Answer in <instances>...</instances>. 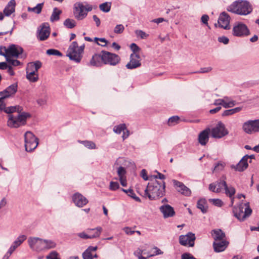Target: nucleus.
Masks as SVG:
<instances>
[{"label": "nucleus", "instance_id": "9", "mask_svg": "<svg viewBox=\"0 0 259 259\" xmlns=\"http://www.w3.org/2000/svg\"><path fill=\"white\" fill-rule=\"evenodd\" d=\"M26 151L31 152L35 149L38 144V139L30 132H27L24 135Z\"/></svg>", "mask_w": 259, "mask_h": 259}, {"label": "nucleus", "instance_id": "3", "mask_svg": "<svg viewBox=\"0 0 259 259\" xmlns=\"http://www.w3.org/2000/svg\"><path fill=\"white\" fill-rule=\"evenodd\" d=\"M227 10L239 15H246L252 12V9L248 2L241 1L233 3L228 7Z\"/></svg>", "mask_w": 259, "mask_h": 259}, {"label": "nucleus", "instance_id": "40", "mask_svg": "<svg viewBox=\"0 0 259 259\" xmlns=\"http://www.w3.org/2000/svg\"><path fill=\"white\" fill-rule=\"evenodd\" d=\"M22 109L19 106H10L8 107H5V108L4 109V111L9 114L12 113L15 111H21Z\"/></svg>", "mask_w": 259, "mask_h": 259}, {"label": "nucleus", "instance_id": "22", "mask_svg": "<svg viewBox=\"0 0 259 259\" xmlns=\"http://www.w3.org/2000/svg\"><path fill=\"white\" fill-rule=\"evenodd\" d=\"M17 84L13 83L8 88H7L4 91L0 92V96H3L6 99L10 97V96L14 95L17 91Z\"/></svg>", "mask_w": 259, "mask_h": 259}, {"label": "nucleus", "instance_id": "25", "mask_svg": "<svg viewBox=\"0 0 259 259\" xmlns=\"http://www.w3.org/2000/svg\"><path fill=\"white\" fill-rule=\"evenodd\" d=\"M211 235L214 241L225 239L226 235L224 232L221 229H217L212 230L211 231Z\"/></svg>", "mask_w": 259, "mask_h": 259}, {"label": "nucleus", "instance_id": "58", "mask_svg": "<svg viewBox=\"0 0 259 259\" xmlns=\"http://www.w3.org/2000/svg\"><path fill=\"white\" fill-rule=\"evenodd\" d=\"M222 180H220V181H218L217 182V184L216 185H217V188H221V191L224 188V185H223V183L224 182H226L225 180L226 179V177L225 176H223L222 177Z\"/></svg>", "mask_w": 259, "mask_h": 259}, {"label": "nucleus", "instance_id": "54", "mask_svg": "<svg viewBox=\"0 0 259 259\" xmlns=\"http://www.w3.org/2000/svg\"><path fill=\"white\" fill-rule=\"evenodd\" d=\"M209 190L215 193H220L221 192V188H217V185L213 183H211L209 185Z\"/></svg>", "mask_w": 259, "mask_h": 259}, {"label": "nucleus", "instance_id": "11", "mask_svg": "<svg viewBox=\"0 0 259 259\" xmlns=\"http://www.w3.org/2000/svg\"><path fill=\"white\" fill-rule=\"evenodd\" d=\"M232 34L238 37L247 36L249 34V30L247 26L242 23L235 24L233 28Z\"/></svg>", "mask_w": 259, "mask_h": 259}, {"label": "nucleus", "instance_id": "19", "mask_svg": "<svg viewBox=\"0 0 259 259\" xmlns=\"http://www.w3.org/2000/svg\"><path fill=\"white\" fill-rule=\"evenodd\" d=\"M72 200L76 206L82 207L89 202L88 200L80 193L77 192L72 196Z\"/></svg>", "mask_w": 259, "mask_h": 259}, {"label": "nucleus", "instance_id": "20", "mask_svg": "<svg viewBox=\"0 0 259 259\" xmlns=\"http://www.w3.org/2000/svg\"><path fill=\"white\" fill-rule=\"evenodd\" d=\"M159 210L164 218L172 217L175 215L174 208L169 204H163L159 207Z\"/></svg>", "mask_w": 259, "mask_h": 259}, {"label": "nucleus", "instance_id": "45", "mask_svg": "<svg viewBox=\"0 0 259 259\" xmlns=\"http://www.w3.org/2000/svg\"><path fill=\"white\" fill-rule=\"evenodd\" d=\"M117 174L118 175L119 179H121V178L126 177V170L125 168L122 166L119 167L117 170Z\"/></svg>", "mask_w": 259, "mask_h": 259}, {"label": "nucleus", "instance_id": "63", "mask_svg": "<svg viewBox=\"0 0 259 259\" xmlns=\"http://www.w3.org/2000/svg\"><path fill=\"white\" fill-rule=\"evenodd\" d=\"M182 259H196L189 253H185L182 255Z\"/></svg>", "mask_w": 259, "mask_h": 259}, {"label": "nucleus", "instance_id": "56", "mask_svg": "<svg viewBox=\"0 0 259 259\" xmlns=\"http://www.w3.org/2000/svg\"><path fill=\"white\" fill-rule=\"evenodd\" d=\"M47 101V97L45 96L44 97L39 98L37 100V103L40 106H43L46 104Z\"/></svg>", "mask_w": 259, "mask_h": 259}, {"label": "nucleus", "instance_id": "26", "mask_svg": "<svg viewBox=\"0 0 259 259\" xmlns=\"http://www.w3.org/2000/svg\"><path fill=\"white\" fill-rule=\"evenodd\" d=\"M16 3L15 0H11L4 10V14L10 16L15 11Z\"/></svg>", "mask_w": 259, "mask_h": 259}, {"label": "nucleus", "instance_id": "5", "mask_svg": "<svg viewBox=\"0 0 259 259\" xmlns=\"http://www.w3.org/2000/svg\"><path fill=\"white\" fill-rule=\"evenodd\" d=\"M92 6L88 4L84 5L82 3L77 2L73 6V14L75 18L77 20H82L84 19L89 12L92 10Z\"/></svg>", "mask_w": 259, "mask_h": 259}, {"label": "nucleus", "instance_id": "27", "mask_svg": "<svg viewBox=\"0 0 259 259\" xmlns=\"http://www.w3.org/2000/svg\"><path fill=\"white\" fill-rule=\"evenodd\" d=\"M247 155L243 156L238 163L234 166V168L236 170L242 171L247 168L248 166L247 163Z\"/></svg>", "mask_w": 259, "mask_h": 259}, {"label": "nucleus", "instance_id": "24", "mask_svg": "<svg viewBox=\"0 0 259 259\" xmlns=\"http://www.w3.org/2000/svg\"><path fill=\"white\" fill-rule=\"evenodd\" d=\"M41 65V63L39 61L28 63L26 69V73L30 72V74H32V72H37Z\"/></svg>", "mask_w": 259, "mask_h": 259}, {"label": "nucleus", "instance_id": "41", "mask_svg": "<svg viewBox=\"0 0 259 259\" xmlns=\"http://www.w3.org/2000/svg\"><path fill=\"white\" fill-rule=\"evenodd\" d=\"M64 25L68 28H72L76 25L75 21L71 19H67L64 22Z\"/></svg>", "mask_w": 259, "mask_h": 259}, {"label": "nucleus", "instance_id": "39", "mask_svg": "<svg viewBox=\"0 0 259 259\" xmlns=\"http://www.w3.org/2000/svg\"><path fill=\"white\" fill-rule=\"evenodd\" d=\"M37 72H32L30 74V72L26 73L27 78L31 82H36L38 79V76Z\"/></svg>", "mask_w": 259, "mask_h": 259}, {"label": "nucleus", "instance_id": "47", "mask_svg": "<svg viewBox=\"0 0 259 259\" xmlns=\"http://www.w3.org/2000/svg\"><path fill=\"white\" fill-rule=\"evenodd\" d=\"M180 119V118L178 116H174L169 118L168 121V124L169 125H174L175 123H178Z\"/></svg>", "mask_w": 259, "mask_h": 259}, {"label": "nucleus", "instance_id": "55", "mask_svg": "<svg viewBox=\"0 0 259 259\" xmlns=\"http://www.w3.org/2000/svg\"><path fill=\"white\" fill-rule=\"evenodd\" d=\"M209 201L214 205L219 207L222 206L223 204L222 201L219 199H211Z\"/></svg>", "mask_w": 259, "mask_h": 259}, {"label": "nucleus", "instance_id": "44", "mask_svg": "<svg viewBox=\"0 0 259 259\" xmlns=\"http://www.w3.org/2000/svg\"><path fill=\"white\" fill-rule=\"evenodd\" d=\"M26 238L27 237L26 235H22L19 236L14 242L18 247L26 239Z\"/></svg>", "mask_w": 259, "mask_h": 259}, {"label": "nucleus", "instance_id": "49", "mask_svg": "<svg viewBox=\"0 0 259 259\" xmlns=\"http://www.w3.org/2000/svg\"><path fill=\"white\" fill-rule=\"evenodd\" d=\"M128 196H130L137 202H141V199L140 198L136 195L135 193L132 189L128 190Z\"/></svg>", "mask_w": 259, "mask_h": 259}, {"label": "nucleus", "instance_id": "4", "mask_svg": "<svg viewBox=\"0 0 259 259\" xmlns=\"http://www.w3.org/2000/svg\"><path fill=\"white\" fill-rule=\"evenodd\" d=\"M84 49V45L78 47L76 41H73L69 47L66 56L70 60L76 63H79L82 57Z\"/></svg>", "mask_w": 259, "mask_h": 259}, {"label": "nucleus", "instance_id": "16", "mask_svg": "<svg viewBox=\"0 0 259 259\" xmlns=\"http://www.w3.org/2000/svg\"><path fill=\"white\" fill-rule=\"evenodd\" d=\"M50 27L47 24H42L40 26V29L37 30V38L40 41L46 40L50 34Z\"/></svg>", "mask_w": 259, "mask_h": 259}, {"label": "nucleus", "instance_id": "13", "mask_svg": "<svg viewBox=\"0 0 259 259\" xmlns=\"http://www.w3.org/2000/svg\"><path fill=\"white\" fill-rule=\"evenodd\" d=\"M28 243L33 250L38 252L43 250L42 239L38 237H29Z\"/></svg>", "mask_w": 259, "mask_h": 259}, {"label": "nucleus", "instance_id": "35", "mask_svg": "<svg viewBox=\"0 0 259 259\" xmlns=\"http://www.w3.org/2000/svg\"><path fill=\"white\" fill-rule=\"evenodd\" d=\"M44 5V3L38 4L35 7H28L27 10L28 12H33L36 14H39L41 12Z\"/></svg>", "mask_w": 259, "mask_h": 259}, {"label": "nucleus", "instance_id": "17", "mask_svg": "<svg viewBox=\"0 0 259 259\" xmlns=\"http://www.w3.org/2000/svg\"><path fill=\"white\" fill-rule=\"evenodd\" d=\"M172 182L177 190L181 194L186 196H190L191 195V191L190 189L183 183L176 180H172Z\"/></svg>", "mask_w": 259, "mask_h": 259}, {"label": "nucleus", "instance_id": "52", "mask_svg": "<svg viewBox=\"0 0 259 259\" xmlns=\"http://www.w3.org/2000/svg\"><path fill=\"white\" fill-rule=\"evenodd\" d=\"M6 60L8 63L14 66H19L21 64L19 61L17 60L13 59L12 58H7Z\"/></svg>", "mask_w": 259, "mask_h": 259}, {"label": "nucleus", "instance_id": "8", "mask_svg": "<svg viewBox=\"0 0 259 259\" xmlns=\"http://www.w3.org/2000/svg\"><path fill=\"white\" fill-rule=\"evenodd\" d=\"M29 116V115L26 113L20 114L17 117L9 114L7 124L11 128H17L25 124L26 118Z\"/></svg>", "mask_w": 259, "mask_h": 259}, {"label": "nucleus", "instance_id": "21", "mask_svg": "<svg viewBox=\"0 0 259 259\" xmlns=\"http://www.w3.org/2000/svg\"><path fill=\"white\" fill-rule=\"evenodd\" d=\"M229 242L225 239L214 241L213 247L216 252H220L224 251L229 245Z\"/></svg>", "mask_w": 259, "mask_h": 259}, {"label": "nucleus", "instance_id": "30", "mask_svg": "<svg viewBox=\"0 0 259 259\" xmlns=\"http://www.w3.org/2000/svg\"><path fill=\"white\" fill-rule=\"evenodd\" d=\"M224 188L225 190V194L230 198H232L235 193V189L233 187H228L226 182L223 183Z\"/></svg>", "mask_w": 259, "mask_h": 259}, {"label": "nucleus", "instance_id": "1", "mask_svg": "<svg viewBox=\"0 0 259 259\" xmlns=\"http://www.w3.org/2000/svg\"><path fill=\"white\" fill-rule=\"evenodd\" d=\"M120 57L113 53L102 51L100 54H96L93 56L90 62V65L93 66L100 67L103 64H109L115 66L119 63Z\"/></svg>", "mask_w": 259, "mask_h": 259}, {"label": "nucleus", "instance_id": "51", "mask_svg": "<svg viewBox=\"0 0 259 259\" xmlns=\"http://www.w3.org/2000/svg\"><path fill=\"white\" fill-rule=\"evenodd\" d=\"M90 249H87L83 253L82 257L83 259H93V255L92 254Z\"/></svg>", "mask_w": 259, "mask_h": 259}, {"label": "nucleus", "instance_id": "33", "mask_svg": "<svg viewBox=\"0 0 259 259\" xmlns=\"http://www.w3.org/2000/svg\"><path fill=\"white\" fill-rule=\"evenodd\" d=\"M197 206L203 213H205L207 211V205L205 199H201L199 200L197 202Z\"/></svg>", "mask_w": 259, "mask_h": 259}, {"label": "nucleus", "instance_id": "6", "mask_svg": "<svg viewBox=\"0 0 259 259\" xmlns=\"http://www.w3.org/2000/svg\"><path fill=\"white\" fill-rule=\"evenodd\" d=\"M23 51L21 47L14 44L10 45L8 48L0 46V55L4 56L6 59L12 57L18 58Z\"/></svg>", "mask_w": 259, "mask_h": 259}, {"label": "nucleus", "instance_id": "64", "mask_svg": "<svg viewBox=\"0 0 259 259\" xmlns=\"http://www.w3.org/2000/svg\"><path fill=\"white\" fill-rule=\"evenodd\" d=\"M209 19V17L207 15H203L201 18V22L204 24L208 26V21Z\"/></svg>", "mask_w": 259, "mask_h": 259}, {"label": "nucleus", "instance_id": "50", "mask_svg": "<svg viewBox=\"0 0 259 259\" xmlns=\"http://www.w3.org/2000/svg\"><path fill=\"white\" fill-rule=\"evenodd\" d=\"M119 185L118 182L111 181L110 183L109 189L111 191H115L119 189Z\"/></svg>", "mask_w": 259, "mask_h": 259}, {"label": "nucleus", "instance_id": "42", "mask_svg": "<svg viewBox=\"0 0 259 259\" xmlns=\"http://www.w3.org/2000/svg\"><path fill=\"white\" fill-rule=\"evenodd\" d=\"M94 40L98 45L102 47L106 46L108 44V41L104 38L95 37Z\"/></svg>", "mask_w": 259, "mask_h": 259}, {"label": "nucleus", "instance_id": "37", "mask_svg": "<svg viewBox=\"0 0 259 259\" xmlns=\"http://www.w3.org/2000/svg\"><path fill=\"white\" fill-rule=\"evenodd\" d=\"M111 7V3L108 2L104 3L99 6L100 9L104 12L110 11Z\"/></svg>", "mask_w": 259, "mask_h": 259}, {"label": "nucleus", "instance_id": "32", "mask_svg": "<svg viewBox=\"0 0 259 259\" xmlns=\"http://www.w3.org/2000/svg\"><path fill=\"white\" fill-rule=\"evenodd\" d=\"M233 102L225 103L223 99H217L214 101L213 105L215 106L222 105L225 108H229L233 107Z\"/></svg>", "mask_w": 259, "mask_h": 259}, {"label": "nucleus", "instance_id": "31", "mask_svg": "<svg viewBox=\"0 0 259 259\" xmlns=\"http://www.w3.org/2000/svg\"><path fill=\"white\" fill-rule=\"evenodd\" d=\"M242 107H238L233 109L226 110L223 112L222 116L223 117L230 116L240 112V111L242 110Z\"/></svg>", "mask_w": 259, "mask_h": 259}, {"label": "nucleus", "instance_id": "43", "mask_svg": "<svg viewBox=\"0 0 259 259\" xmlns=\"http://www.w3.org/2000/svg\"><path fill=\"white\" fill-rule=\"evenodd\" d=\"M225 166V163L224 162H219L214 166L213 172H218L222 170Z\"/></svg>", "mask_w": 259, "mask_h": 259}, {"label": "nucleus", "instance_id": "60", "mask_svg": "<svg viewBox=\"0 0 259 259\" xmlns=\"http://www.w3.org/2000/svg\"><path fill=\"white\" fill-rule=\"evenodd\" d=\"M255 133L259 132V119L252 120Z\"/></svg>", "mask_w": 259, "mask_h": 259}, {"label": "nucleus", "instance_id": "2", "mask_svg": "<svg viewBox=\"0 0 259 259\" xmlns=\"http://www.w3.org/2000/svg\"><path fill=\"white\" fill-rule=\"evenodd\" d=\"M165 193V183L156 180L148 183L145 190L144 196L150 200H156L163 197Z\"/></svg>", "mask_w": 259, "mask_h": 259}, {"label": "nucleus", "instance_id": "29", "mask_svg": "<svg viewBox=\"0 0 259 259\" xmlns=\"http://www.w3.org/2000/svg\"><path fill=\"white\" fill-rule=\"evenodd\" d=\"M43 250L54 248L56 246V243L55 241L52 240L43 239Z\"/></svg>", "mask_w": 259, "mask_h": 259}, {"label": "nucleus", "instance_id": "36", "mask_svg": "<svg viewBox=\"0 0 259 259\" xmlns=\"http://www.w3.org/2000/svg\"><path fill=\"white\" fill-rule=\"evenodd\" d=\"M78 142L83 144L85 147L89 149H95L96 148V145L95 143L91 141H78Z\"/></svg>", "mask_w": 259, "mask_h": 259}, {"label": "nucleus", "instance_id": "34", "mask_svg": "<svg viewBox=\"0 0 259 259\" xmlns=\"http://www.w3.org/2000/svg\"><path fill=\"white\" fill-rule=\"evenodd\" d=\"M62 11L58 8H54L53 13L50 17V21L51 22H54L59 20L60 19V15Z\"/></svg>", "mask_w": 259, "mask_h": 259}, {"label": "nucleus", "instance_id": "57", "mask_svg": "<svg viewBox=\"0 0 259 259\" xmlns=\"http://www.w3.org/2000/svg\"><path fill=\"white\" fill-rule=\"evenodd\" d=\"M47 259H60L58 257V254L56 251L51 252L47 256Z\"/></svg>", "mask_w": 259, "mask_h": 259}, {"label": "nucleus", "instance_id": "7", "mask_svg": "<svg viewBox=\"0 0 259 259\" xmlns=\"http://www.w3.org/2000/svg\"><path fill=\"white\" fill-rule=\"evenodd\" d=\"M233 212L236 218L239 221H243L251 215L252 209L249 206V203H245L234 207Z\"/></svg>", "mask_w": 259, "mask_h": 259}, {"label": "nucleus", "instance_id": "38", "mask_svg": "<svg viewBox=\"0 0 259 259\" xmlns=\"http://www.w3.org/2000/svg\"><path fill=\"white\" fill-rule=\"evenodd\" d=\"M126 129V125L124 123L116 125L113 128V131L117 134H120L122 132H124Z\"/></svg>", "mask_w": 259, "mask_h": 259}, {"label": "nucleus", "instance_id": "62", "mask_svg": "<svg viewBox=\"0 0 259 259\" xmlns=\"http://www.w3.org/2000/svg\"><path fill=\"white\" fill-rule=\"evenodd\" d=\"M218 41L220 42H222L224 44H227L229 42V39L226 36H221L218 38Z\"/></svg>", "mask_w": 259, "mask_h": 259}, {"label": "nucleus", "instance_id": "59", "mask_svg": "<svg viewBox=\"0 0 259 259\" xmlns=\"http://www.w3.org/2000/svg\"><path fill=\"white\" fill-rule=\"evenodd\" d=\"M5 98L2 96H0V110H4L6 107V104L5 103Z\"/></svg>", "mask_w": 259, "mask_h": 259}, {"label": "nucleus", "instance_id": "48", "mask_svg": "<svg viewBox=\"0 0 259 259\" xmlns=\"http://www.w3.org/2000/svg\"><path fill=\"white\" fill-rule=\"evenodd\" d=\"M135 33L137 36L140 37L142 39L146 38L149 36L148 34L141 30H136Z\"/></svg>", "mask_w": 259, "mask_h": 259}, {"label": "nucleus", "instance_id": "23", "mask_svg": "<svg viewBox=\"0 0 259 259\" xmlns=\"http://www.w3.org/2000/svg\"><path fill=\"white\" fill-rule=\"evenodd\" d=\"M210 132V130L209 128H206L203 130L198 135V142L202 146L206 145L209 140V135Z\"/></svg>", "mask_w": 259, "mask_h": 259}, {"label": "nucleus", "instance_id": "14", "mask_svg": "<svg viewBox=\"0 0 259 259\" xmlns=\"http://www.w3.org/2000/svg\"><path fill=\"white\" fill-rule=\"evenodd\" d=\"M195 240V234L189 232L186 235H181L179 237L180 243L183 246L189 245L193 247L194 245V241Z\"/></svg>", "mask_w": 259, "mask_h": 259}, {"label": "nucleus", "instance_id": "28", "mask_svg": "<svg viewBox=\"0 0 259 259\" xmlns=\"http://www.w3.org/2000/svg\"><path fill=\"white\" fill-rule=\"evenodd\" d=\"M244 132L248 134L255 133L252 120H248L245 122L242 125Z\"/></svg>", "mask_w": 259, "mask_h": 259}, {"label": "nucleus", "instance_id": "10", "mask_svg": "<svg viewBox=\"0 0 259 259\" xmlns=\"http://www.w3.org/2000/svg\"><path fill=\"white\" fill-rule=\"evenodd\" d=\"M229 134L228 130L225 124L221 121H219L216 126L211 130V134L214 138H221Z\"/></svg>", "mask_w": 259, "mask_h": 259}, {"label": "nucleus", "instance_id": "18", "mask_svg": "<svg viewBox=\"0 0 259 259\" xmlns=\"http://www.w3.org/2000/svg\"><path fill=\"white\" fill-rule=\"evenodd\" d=\"M230 16L227 13H222L218 21L219 27L225 29H229L230 28Z\"/></svg>", "mask_w": 259, "mask_h": 259}, {"label": "nucleus", "instance_id": "12", "mask_svg": "<svg viewBox=\"0 0 259 259\" xmlns=\"http://www.w3.org/2000/svg\"><path fill=\"white\" fill-rule=\"evenodd\" d=\"M102 229L101 227H98L94 229H88L87 232L89 234L84 232L78 234V236L83 239H93L99 237L102 232Z\"/></svg>", "mask_w": 259, "mask_h": 259}, {"label": "nucleus", "instance_id": "15", "mask_svg": "<svg viewBox=\"0 0 259 259\" xmlns=\"http://www.w3.org/2000/svg\"><path fill=\"white\" fill-rule=\"evenodd\" d=\"M140 61V57L139 54L132 53L130 56V61L125 66L128 69L137 68L141 65Z\"/></svg>", "mask_w": 259, "mask_h": 259}, {"label": "nucleus", "instance_id": "53", "mask_svg": "<svg viewBox=\"0 0 259 259\" xmlns=\"http://www.w3.org/2000/svg\"><path fill=\"white\" fill-rule=\"evenodd\" d=\"M124 29L123 25L122 24L117 25L114 30V32L115 33L120 34L121 33Z\"/></svg>", "mask_w": 259, "mask_h": 259}, {"label": "nucleus", "instance_id": "61", "mask_svg": "<svg viewBox=\"0 0 259 259\" xmlns=\"http://www.w3.org/2000/svg\"><path fill=\"white\" fill-rule=\"evenodd\" d=\"M131 49L133 51V53H136L140 50V48L135 43L131 45Z\"/></svg>", "mask_w": 259, "mask_h": 259}, {"label": "nucleus", "instance_id": "46", "mask_svg": "<svg viewBox=\"0 0 259 259\" xmlns=\"http://www.w3.org/2000/svg\"><path fill=\"white\" fill-rule=\"evenodd\" d=\"M47 54L49 55H55V56H62V53L55 49H49L47 51Z\"/></svg>", "mask_w": 259, "mask_h": 259}]
</instances>
